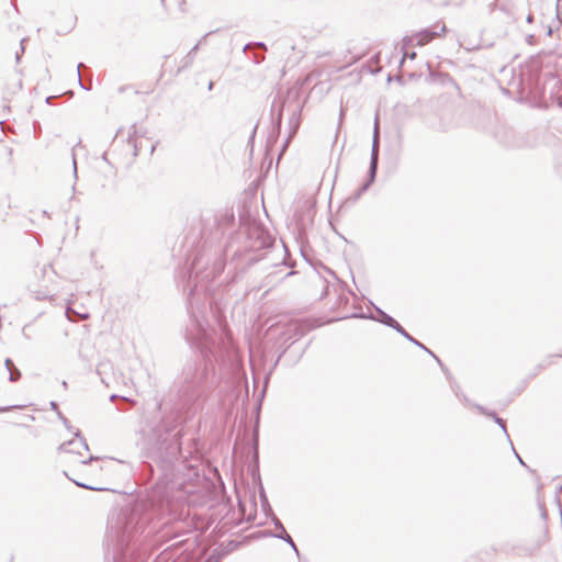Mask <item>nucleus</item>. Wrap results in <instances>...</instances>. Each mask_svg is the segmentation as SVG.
Returning a JSON list of instances; mask_svg holds the SVG:
<instances>
[{
	"label": "nucleus",
	"mask_w": 562,
	"mask_h": 562,
	"mask_svg": "<svg viewBox=\"0 0 562 562\" xmlns=\"http://www.w3.org/2000/svg\"><path fill=\"white\" fill-rule=\"evenodd\" d=\"M203 279L204 277H201L189 293L190 324L187 328L186 338L190 346L199 349V351H212L216 342L221 344L224 348L233 347V334L225 319L216 318L217 333L215 338L207 328L203 311L200 308L196 300V296L206 289L203 284Z\"/></svg>",
	"instance_id": "1"
},
{
	"label": "nucleus",
	"mask_w": 562,
	"mask_h": 562,
	"mask_svg": "<svg viewBox=\"0 0 562 562\" xmlns=\"http://www.w3.org/2000/svg\"><path fill=\"white\" fill-rule=\"evenodd\" d=\"M65 474L77 485L91 488L98 468L92 462L89 447L76 436L60 447Z\"/></svg>",
	"instance_id": "2"
},
{
	"label": "nucleus",
	"mask_w": 562,
	"mask_h": 562,
	"mask_svg": "<svg viewBox=\"0 0 562 562\" xmlns=\"http://www.w3.org/2000/svg\"><path fill=\"white\" fill-rule=\"evenodd\" d=\"M447 29L446 25L442 23H437L432 25L430 29H425L420 32L415 33L411 36H405L402 41V50H403V58L401 60V65L404 63L405 58L408 57L409 59L416 58V53H407L406 49L414 45L417 46H424L435 40L436 37H440L446 33Z\"/></svg>",
	"instance_id": "3"
},
{
	"label": "nucleus",
	"mask_w": 562,
	"mask_h": 562,
	"mask_svg": "<svg viewBox=\"0 0 562 562\" xmlns=\"http://www.w3.org/2000/svg\"><path fill=\"white\" fill-rule=\"evenodd\" d=\"M378 162H379V123L375 120L374 123V132H373V142L371 148V158H370V167L368 171V180L359 188L356 199L362 195L370 186L374 182L378 171Z\"/></svg>",
	"instance_id": "4"
},
{
	"label": "nucleus",
	"mask_w": 562,
	"mask_h": 562,
	"mask_svg": "<svg viewBox=\"0 0 562 562\" xmlns=\"http://www.w3.org/2000/svg\"><path fill=\"white\" fill-rule=\"evenodd\" d=\"M379 313H380V317H381L380 318L381 323H383L384 325H386L389 327L394 328L395 330H400L401 325L392 316L382 312L381 310H379Z\"/></svg>",
	"instance_id": "5"
},
{
	"label": "nucleus",
	"mask_w": 562,
	"mask_h": 562,
	"mask_svg": "<svg viewBox=\"0 0 562 562\" xmlns=\"http://www.w3.org/2000/svg\"><path fill=\"white\" fill-rule=\"evenodd\" d=\"M66 316L70 322H76L78 318L79 319H88L89 318L88 313H79L76 310L71 308L70 306H68L66 308Z\"/></svg>",
	"instance_id": "6"
},
{
	"label": "nucleus",
	"mask_w": 562,
	"mask_h": 562,
	"mask_svg": "<svg viewBox=\"0 0 562 562\" xmlns=\"http://www.w3.org/2000/svg\"><path fill=\"white\" fill-rule=\"evenodd\" d=\"M396 331L400 333L401 335H403L406 339H408L413 344H415L423 351H431L430 349L425 347L422 342H419L418 340L414 339L402 326H401L400 330H396Z\"/></svg>",
	"instance_id": "7"
},
{
	"label": "nucleus",
	"mask_w": 562,
	"mask_h": 562,
	"mask_svg": "<svg viewBox=\"0 0 562 562\" xmlns=\"http://www.w3.org/2000/svg\"><path fill=\"white\" fill-rule=\"evenodd\" d=\"M83 65L80 63L78 64V67H77V80H78V83L79 86L85 89V90H90V87H87L83 82H82V79H81V74H80V69Z\"/></svg>",
	"instance_id": "8"
},
{
	"label": "nucleus",
	"mask_w": 562,
	"mask_h": 562,
	"mask_svg": "<svg viewBox=\"0 0 562 562\" xmlns=\"http://www.w3.org/2000/svg\"><path fill=\"white\" fill-rule=\"evenodd\" d=\"M194 59V56L191 53H188V55L182 60V68L189 67Z\"/></svg>",
	"instance_id": "9"
},
{
	"label": "nucleus",
	"mask_w": 562,
	"mask_h": 562,
	"mask_svg": "<svg viewBox=\"0 0 562 562\" xmlns=\"http://www.w3.org/2000/svg\"><path fill=\"white\" fill-rule=\"evenodd\" d=\"M207 35H210V33L205 34L193 47L192 49L189 52L191 53L193 56L194 54L198 52L199 49V46L205 41V38L207 37Z\"/></svg>",
	"instance_id": "10"
},
{
	"label": "nucleus",
	"mask_w": 562,
	"mask_h": 562,
	"mask_svg": "<svg viewBox=\"0 0 562 562\" xmlns=\"http://www.w3.org/2000/svg\"><path fill=\"white\" fill-rule=\"evenodd\" d=\"M5 364L10 371V374H11V379H14V372L12 370V368L14 367L12 361L10 359H5Z\"/></svg>",
	"instance_id": "11"
},
{
	"label": "nucleus",
	"mask_w": 562,
	"mask_h": 562,
	"mask_svg": "<svg viewBox=\"0 0 562 562\" xmlns=\"http://www.w3.org/2000/svg\"><path fill=\"white\" fill-rule=\"evenodd\" d=\"M557 14H562V0H557Z\"/></svg>",
	"instance_id": "12"
},
{
	"label": "nucleus",
	"mask_w": 562,
	"mask_h": 562,
	"mask_svg": "<svg viewBox=\"0 0 562 562\" xmlns=\"http://www.w3.org/2000/svg\"><path fill=\"white\" fill-rule=\"evenodd\" d=\"M72 167H74V176H75V178H77V161H76L75 154H72Z\"/></svg>",
	"instance_id": "13"
},
{
	"label": "nucleus",
	"mask_w": 562,
	"mask_h": 562,
	"mask_svg": "<svg viewBox=\"0 0 562 562\" xmlns=\"http://www.w3.org/2000/svg\"><path fill=\"white\" fill-rule=\"evenodd\" d=\"M263 60V56H258V55H255V63L256 64H259Z\"/></svg>",
	"instance_id": "14"
},
{
	"label": "nucleus",
	"mask_w": 562,
	"mask_h": 562,
	"mask_svg": "<svg viewBox=\"0 0 562 562\" xmlns=\"http://www.w3.org/2000/svg\"><path fill=\"white\" fill-rule=\"evenodd\" d=\"M254 45L257 46V47L266 49V45L263 43H261V42L255 43Z\"/></svg>",
	"instance_id": "15"
},
{
	"label": "nucleus",
	"mask_w": 562,
	"mask_h": 562,
	"mask_svg": "<svg viewBox=\"0 0 562 562\" xmlns=\"http://www.w3.org/2000/svg\"><path fill=\"white\" fill-rule=\"evenodd\" d=\"M25 41H26L25 38H23V40L21 41V52H22V53L24 52V45H23V44H24V42H25Z\"/></svg>",
	"instance_id": "16"
},
{
	"label": "nucleus",
	"mask_w": 562,
	"mask_h": 562,
	"mask_svg": "<svg viewBox=\"0 0 562 562\" xmlns=\"http://www.w3.org/2000/svg\"><path fill=\"white\" fill-rule=\"evenodd\" d=\"M532 20H533L532 15H531V14H529V15H528V18H527V22L531 23V22H532Z\"/></svg>",
	"instance_id": "17"
},
{
	"label": "nucleus",
	"mask_w": 562,
	"mask_h": 562,
	"mask_svg": "<svg viewBox=\"0 0 562 562\" xmlns=\"http://www.w3.org/2000/svg\"><path fill=\"white\" fill-rule=\"evenodd\" d=\"M249 47H251V44H247V45H245V47H244V52H246Z\"/></svg>",
	"instance_id": "18"
},
{
	"label": "nucleus",
	"mask_w": 562,
	"mask_h": 562,
	"mask_svg": "<svg viewBox=\"0 0 562 562\" xmlns=\"http://www.w3.org/2000/svg\"><path fill=\"white\" fill-rule=\"evenodd\" d=\"M213 86H214V83L211 81V82L209 83V87H207V88H209V90H212V89H213Z\"/></svg>",
	"instance_id": "19"
},
{
	"label": "nucleus",
	"mask_w": 562,
	"mask_h": 562,
	"mask_svg": "<svg viewBox=\"0 0 562 562\" xmlns=\"http://www.w3.org/2000/svg\"><path fill=\"white\" fill-rule=\"evenodd\" d=\"M133 137H134V135L130 134V135H128V140H130V142H132V140H133Z\"/></svg>",
	"instance_id": "20"
},
{
	"label": "nucleus",
	"mask_w": 562,
	"mask_h": 562,
	"mask_svg": "<svg viewBox=\"0 0 562 562\" xmlns=\"http://www.w3.org/2000/svg\"><path fill=\"white\" fill-rule=\"evenodd\" d=\"M20 56H21V55H20L19 53H16V61H19V60H20Z\"/></svg>",
	"instance_id": "21"
},
{
	"label": "nucleus",
	"mask_w": 562,
	"mask_h": 562,
	"mask_svg": "<svg viewBox=\"0 0 562 562\" xmlns=\"http://www.w3.org/2000/svg\"><path fill=\"white\" fill-rule=\"evenodd\" d=\"M342 115H344V111L341 110L340 111V120L342 119Z\"/></svg>",
	"instance_id": "22"
},
{
	"label": "nucleus",
	"mask_w": 562,
	"mask_h": 562,
	"mask_svg": "<svg viewBox=\"0 0 562 562\" xmlns=\"http://www.w3.org/2000/svg\"><path fill=\"white\" fill-rule=\"evenodd\" d=\"M337 138H338V132H337V133H336V135H335V139H337ZM335 142H336V140H334V143H335Z\"/></svg>",
	"instance_id": "23"
}]
</instances>
